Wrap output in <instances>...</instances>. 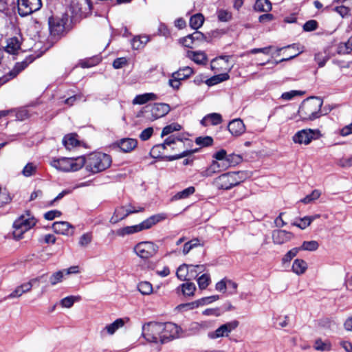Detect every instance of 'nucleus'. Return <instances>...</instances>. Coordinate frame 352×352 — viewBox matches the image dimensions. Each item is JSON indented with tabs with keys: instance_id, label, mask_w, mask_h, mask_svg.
<instances>
[{
	"instance_id": "62",
	"label": "nucleus",
	"mask_w": 352,
	"mask_h": 352,
	"mask_svg": "<svg viewBox=\"0 0 352 352\" xmlns=\"http://www.w3.org/2000/svg\"><path fill=\"white\" fill-rule=\"evenodd\" d=\"M10 201V197L6 189H1L0 187V207L8 204Z\"/></svg>"
},
{
	"instance_id": "44",
	"label": "nucleus",
	"mask_w": 352,
	"mask_h": 352,
	"mask_svg": "<svg viewBox=\"0 0 352 352\" xmlns=\"http://www.w3.org/2000/svg\"><path fill=\"white\" fill-rule=\"evenodd\" d=\"M337 52L338 54H349L352 52V37L346 42L340 43L338 46Z\"/></svg>"
},
{
	"instance_id": "20",
	"label": "nucleus",
	"mask_w": 352,
	"mask_h": 352,
	"mask_svg": "<svg viewBox=\"0 0 352 352\" xmlns=\"http://www.w3.org/2000/svg\"><path fill=\"white\" fill-rule=\"evenodd\" d=\"M50 34L54 36L63 35L72 28V23H48Z\"/></svg>"
},
{
	"instance_id": "53",
	"label": "nucleus",
	"mask_w": 352,
	"mask_h": 352,
	"mask_svg": "<svg viewBox=\"0 0 352 352\" xmlns=\"http://www.w3.org/2000/svg\"><path fill=\"white\" fill-rule=\"evenodd\" d=\"M298 248H294L289 250L282 258L283 264L289 263L299 252Z\"/></svg>"
},
{
	"instance_id": "15",
	"label": "nucleus",
	"mask_w": 352,
	"mask_h": 352,
	"mask_svg": "<svg viewBox=\"0 0 352 352\" xmlns=\"http://www.w3.org/2000/svg\"><path fill=\"white\" fill-rule=\"evenodd\" d=\"M294 238L292 232L285 230H274L272 232V239L275 245H283L289 242Z\"/></svg>"
},
{
	"instance_id": "14",
	"label": "nucleus",
	"mask_w": 352,
	"mask_h": 352,
	"mask_svg": "<svg viewBox=\"0 0 352 352\" xmlns=\"http://www.w3.org/2000/svg\"><path fill=\"white\" fill-rule=\"evenodd\" d=\"M170 107L166 103H155L146 111V118L152 120L166 116L170 111Z\"/></svg>"
},
{
	"instance_id": "11",
	"label": "nucleus",
	"mask_w": 352,
	"mask_h": 352,
	"mask_svg": "<svg viewBox=\"0 0 352 352\" xmlns=\"http://www.w3.org/2000/svg\"><path fill=\"white\" fill-rule=\"evenodd\" d=\"M18 12L22 16H28L37 10L42 6L41 0H17Z\"/></svg>"
},
{
	"instance_id": "36",
	"label": "nucleus",
	"mask_w": 352,
	"mask_h": 352,
	"mask_svg": "<svg viewBox=\"0 0 352 352\" xmlns=\"http://www.w3.org/2000/svg\"><path fill=\"white\" fill-rule=\"evenodd\" d=\"M319 248V243L317 241H305L302 243L301 245L298 247L300 251H316Z\"/></svg>"
},
{
	"instance_id": "47",
	"label": "nucleus",
	"mask_w": 352,
	"mask_h": 352,
	"mask_svg": "<svg viewBox=\"0 0 352 352\" xmlns=\"http://www.w3.org/2000/svg\"><path fill=\"white\" fill-rule=\"evenodd\" d=\"M138 289L143 295H150L153 291L152 285L148 281L140 282L138 285Z\"/></svg>"
},
{
	"instance_id": "13",
	"label": "nucleus",
	"mask_w": 352,
	"mask_h": 352,
	"mask_svg": "<svg viewBox=\"0 0 352 352\" xmlns=\"http://www.w3.org/2000/svg\"><path fill=\"white\" fill-rule=\"evenodd\" d=\"M162 344L179 337L181 328L173 322L161 323Z\"/></svg>"
},
{
	"instance_id": "23",
	"label": "nucleus",
	"mask_w": 352,
	"mask_h": 352,
	"mask_svg": "<svg viewBox=\"0 0 352 352\" xmlns=\"http://www.w3.org/2000/svg\"><path fill=\"white\" fill-rule=\"evenodd\" d=\"M320 214L305 216L302 218L296 219L292 222V226H296L301 230L306 229L316 219L320 218Z\"/></svg>"
},
{
	"instance_id": "25",
	"label": "nucleus",
	"mask_w": 352,
	"mask_h": 352,
	"mask_svg": "<svg viewBox=\"0 0 352 352\" xmlns=\"http://www.w3.org/2000/svg\"><path fill=\"white\" fill-rule=\"evenodd\" d=\"M21 48V41L19 37L14 36L7 40V44L5 47L6 52L11 54H16Z\"/></svg>"
},
{
	"instance_id": "42",
	"label": "nucleus",
	"mask_w": 352,
	"mask_h": 352,
	"mask_svg": "<svg viewBox=\"0 0 352 352\" xmlns=\"http://www.w3.org/2000/svg\"><path fill=\"white\" fill-rule=\"evenodd\" d=\"M195 192V188L193 186H189L184 190L177 192L173 197L174 200H179L186 199Z\"/></svg>"
},
{
	"instance_id": "6",
	"label": "nucleus",
	"mask_w": 352,
	"mask_h": 352,
	"mask_svg": "<svg viewBox=\"0 0 352 352\" xmlns=\"http://www.w3.org/2000/svg\"><path fill=\"white\" fill-rule=\"evenodd\" d=\"M161 329V322H149L142 326V335L148 342L162 344Z\"/></svg>"
},
{
	"instance_id": "63",
	"label": "nucleus",
	"mask_w": 352,
	"mask_h": 352,
	"mask_svg": "<svg viewBox=\"0 0 352 352\" xmlns=\"http://www.w3.org/2000/svg\"><path fill=\"white\" fill-rule=\"evenodd\" d=\"M218 173L212 164H210L206 169L200 172V175L204 177H212L214 174Z\"/></svg>"
},
{
	"instance_id": "45",
	"label": "nucleus",
	"mask_w": 352,
	"mask_h": 352,
	"mask_svg": "<svg viewBox=\"0 0 352 352\" xmlns=\"http://www.w3.org/2000/svg\"><path fill=\"white\" fill-rule=\"evenodd\" d=\"M229 78V75L227 73H222L219 75L214 76L206 80V84L208 86H212L219 82L225 81Z\"/></svg>"
},
{
	"instance_id": "61",
	"label": "nucleus",
	"mask_w": 352,
	"mask_h": 352,
	"mask_svg": "<svg viewBox=\"0 0 352 352\" xmlns=\"http://www.w3.org/2000/svg\"><path fill=\"white\" fill-rule=\"evenodd\" d=\"M213 140L212 138L209 136H206L204 138L199 137L197 138L195 140V142L198 145H201L203 146H208L212 144Z\"/></svg>"
},
{
	"instance_id": "56",
	"label": "nucleus",
	"mask_w": 352,
	"mask_h": 352,
	"mask_svg": "<svg viewBox=\"0 0 352 352\" xmlns=\"http://www.w3.org/2000/svg\"><path fill=\"white\" fill-rule=\"evenodd\" d=\"M64 276V272L63 270H59L58 272H54L50 277V282L52 285H55L58 283H60L63 280Z\"/></svg>"
},
{
	"instance_id": "33",
	"label": "nucleus",
	"mask_w": 352,
	"mask_h": 352,
	"mask_svg": "<svg viewBox=\"0 0 352 352\" xmlns=\"http://www.w3.org/2000/svg\"><path fill=\"white\" fill-rule=\"evenodd\" d=\"M149 41V37L146 35H138L131 41V46L133 50H140L144 47L146 44Z\"/></svg>"
},
{
	"instance_id": "1",
	"label": "nucleus",
	"mask_w": 352,
	"mask_h": 352,
	"mask_svg": "<svg viewBox=\"0 0 352 352\" xmlns=\"http://www.w3.org/2000/svg\"><path fill=\"white\" fill-rule=\"evenodd\" d=\"M112 160L110 155L100 152L89 154L85 158V165L87 171L95 174L108 168Z\"/></svg>"
},
{
	"instance_id": "17",
	"label": "nucleus",
	"mask_w": 352,
	"mask_h": 352,
	"mask_svg": "<svg viewBox=\"0 0 352 352\" xmlns=\"http://www.w3.org/2000/svg\"><path fill=\"white\" fill-rule=\"evenodd\" d=\"M52 229L56 233L65 236H72L74 232V227L67 221L54 222Z\"/></svg>"
},
{
	"instance_id": "39",
	"label": "nucleus",
	"mask_w": 352,
	"mask_h": 352,
	"mask_svg": "<svg viewBox=\"0 0 352 352\" xmlns=\"http://www.w3.org/2000/svg\"><path fill=\"white\" fill-rule=\"evenodd\" d=\"M314 59L318 66L322 67L324 66L327 61L329 59V52L326 50L319 52L315 54Z\"/></svg>"
},
{
	"instance_id": "46",
	"label": "nucleus",
	"mask_w": 352,
	"mask_h": 352,
	"mask_svg": "<svg viewBox=\"0 0 352 352\" xmlns=\"http://www.w3.org/2000/svg\"><path fill=\"white\" fill-rule=\"evenodd\" d=\"M182 292L184 296H192L196 290V286L193 283L186 282L181 285Z\"/></svg>"
},
{
	"instance_id": "37",
	"label": "nucleus",
	"mask_w": 352,
	"mask_h": 352,
	"mask_svg": "<svg viewBox=\"0 0 352 352\" xmlns=\"http://www.w3.org/2000/svg\"><path fill=\"white\" fill-rule=\"evenodd\" d=\"M193 74V69L190 67H184L173 74V76L179 79H186Z\"/></svg>"
},
{
	"instance_id": "26",
	"label": "nucleus",
	"mask_w": 352,
	"mask_h": 352,
	"mask_svg": "<svg viewBox=\"0 0 352 352\" xmlns=\"http://www.w3.org/2000/svg\"><path fill=\"white\" fill-rule=\"evenodd\" d=\"M186 56L198 65H204L207 62V56L202 51H187Z\"/></svg>"
},
{
	"instance_id": "24",
	"label": "nucleus",
	"mask_w": 352,
	"mask_h": 352,
	"mask_svg": "<svg viewBox=\"0 0 352 352\" xmlns=\"http://www.w3.org/2000/svg\"><path fill=\"white\" fill-rule=\"evenodd\" d=\"M42 53H39L37 54L35 57H30L25 60L24 61H22L21 63H17L13 69L10 71L8 74L10 76V78H13L15 76L18 75L19 72H21L22 70H23L30 63H32L35 58L41 56Z\"/></svg>"
},
{
	"instance_id": "64",
	"label": "nucleus",
	"mask_w": 352,
	"mask_h": 352,
	"mask_svg": "<svg viewBox=\"0 0 352 352\" xmlns=\"http://www.w3.org/2000/svg\"><path fill=\"white\" fill-rule=\"evenodd\" d=\"M128 63L127 59L125 57L117 58L113 63V67L115 69H120L126 66Z\"/></svg>"
},
{
	"instance_id": "29",
	"label": "nucleus",
	"mask_w": 352,
	"mask_h": 352,
	"mask_svg": "<svg viewBox=\"0 0 352 352\" xmlns=\"http://www.w3.org/2000/svg\"><path fill=\"white\" fill-rule=\"evenodd\" d=\"M130 212L131 211L127 212L126 207L124 206H120L116 208L113 216L110 219V223L112 224L118 223L119 221L126 218L128 215H129Z\"/></svg>"
},
{
	"instance_id": "28",
	"label": "nucleus",
	"mask_w": 352,
	"mask_h": 352,
	"mask_svg": "<svg viewBox=\"0 0 352 352\" xmlns=\"http://www.w3.org/2000/svg\"><path fill=\"white\" fill-rule=\"evenodd\" d=\"M137 145V140L133 138H123L118 142V146L125 153L131 152Z\"/></svg>"
},
{
	"instance_id": "2",
	"label": "nucleus",
	"mask_w": 352,
	"mask_h": 352,
	"mask_svg": "<svg viewBox=\"0 0 352 352\" xmlns=\"http://www.w3.org/2000/svg\"><path fill=\"white\" fill-rule=\"evenodd\" d=\"M85 163V157H54L50 160V164L60 172H75L80 170Z\"/></svg>"
},
{
	"instance_id": "8",
	"label": "nucleus",
	"mask_w": 352,
	"mask_h": 352,
	"mask_svg": "<svg viewBox=\"0 0 352 352\" xmlns=\"http://www.w3.org/2000/svg\"><path fill=\"white\" fill-rule=\"evenodd\" d=\"M184 140H188L182 135H170L166 138L162 144L155 145L150 151V155L153 158L160 157L163 153L166 146H170L176 144L177 142L182 143Z\"/></svg>"
},
{
	"instance_id": "16",
	"label": "nucleus",
	"mask_w": 352,
	"mask_h": 352,
	"mask_svg": "<svg viewBox=\"0 0 352 352\" xmlns=\"http://www.w3.org/2000/svg\"><path fill=\"white\" fill-rule=\"evenodd\" d=\"M38 278H34L31 280L24 283L19 286H17L12 292H11L6 298L12 299V298H18L21 297L23 294H25L30 292L33 286V283L37 281Z\"/></svg>"
},
{
	"instance_id": "38",
	"label": "nucleus",
	"mask_w": 352,
	"mask_h": 352,
	"mask_svg": "<svg viewBox=\"0 0 352 352\" xmlns=\"http://www.w3.org/2000/svg\"><path fill=\"white\" fill-rule=\"evenodd\" d=\"M254 9L259 12H269L272 9V3L269 0H256Z\"/></svg>"
},
{
	"instance_id": "30",
	"label": "nucleus",
	"mask_w": 352,
	"mask_h": 352,
	"mask_svg": "<svg viewBox=\"0 0 352 352\" xmlns=\"http://www.w3.org/2000/svg\"><path fill=\"white\" fill-rule=\"evenodd\" d=\"M308 265L305 261L301 258H296L294 261L292 266V271L296 275L300 276L305 273Z\"/></svg>"
},
{
	"instance_id": "51",
	"label": "nucleus",
	"mask_w": 352,
	"mask_h": 352,
	"mask_svg": "<svg viewBox=\"0 0 352 352\" xmlns=\"http://www.w3.org/2000/svg\"><path fill=\"white\" fill-rule=\"evenodd\" d=\"M37 169V166L34 163L30 162L28 163L23 168L22 170V174L25 177H30L36 173Z\"/></svg>"
},
{
	"instance_id": "60",
	"label": "nucleus",
	"mask_w": 352,
	"mask_h": 352,
	"mask_svg": "<svg viewBox=\"0 0 352 352\" xmlns=\"http://www.w3.org/2000/svg\"><path fill=\"white\" fill-rule=\"evenodd\" d=\"M100 61L98 58H89L80 60L79 65L82 68H88L96 65Z\"/></svg>"
},
{
	"instance_id": "12",
	"label": "nucleus",
	"mask_w": 352,
	"mask_h": 352,
	"mask_svg": "<svg viewBox=\"0 0 352 352\" xmlns=\"http://www.w3.org/2000/svg\"><path fill=\"white\" fill-rule=\"evenodd\" d=\"M230 56H220L214 58L210 63L211 69L215 72L227 73L234 67V63L230 61Z\"/></svg>"
},
{
	"instance_id": "34",
	"label": "nucleus",
	"mask_w": 352,
	"mask_h": 352,
	"mask_svg": "<svg viewBox=\"0 0 352 352\" xmlns=\"http://www.w3.org/2000/svg\"><path fill=\"white\" fill-rule=\"evenodd\" d=\"M190 280L196 278L199 274L206 271L204 265H188Z\"/></svg>"
},
{
	"instance_id": "9",
	"label": "nucleus",
	"mask_w": 352,
	"mask_h": 352,
	"mask_svg": "<svg viewBox=\"0 0 352 352\" xmlns=\"http://www.w3.org/2000/svg\"><path fill=\"white\" fill-rule=\"evenodd\" d=\"M320 136L321 133L318 129H302L293 136V141L296 144L307 145L312 140H317Z\"/></svg>"
},
{
	"instance_id": "10",
	"label": "nucleus",
	"mask_w": 352,
	"mask_h": 352,
	"mask_svg": "<svg viewBox=\"0 0 352 352\" xmlns=\"http://www.w3.org/2000/svg\"><path fill=\"white\" fill-rule=\"evenodd\" d=\"M239 325V322L236 320L228 322L221 324L215 331L208 332V337L212 340L228 337L230 333L235 330Z\"/></svg>"
},
{
	"instance_id": "4",
	"label": "nucleus",
	"mask_w": 352,
	"mask_h": 352,
	"mask_svg": "<svg viewBox=\"0 0 352 352\" xmlns=\"http://www.w3.org/2000/svg\"><path fill=\"white\" fill-rule=\"evenodd\" d=\"M244 179L243 172H228L215 177L211 184L217 190H228L239 185Z\"/></svg>"
},
{
	"instance_id": "55",
	"label": "nucleus",
	"mask_w": 352,
	"mask_h": 352,
	"mask_svg": "<svg viewBox=\"0 0 352 352\" xmlns=\"http://www.w3.org/2000/svg\"><path fill=\"white\" fill-rule=\"evenodd\" d=\"M274 324L279 327H286L289 321V318L287 316H277L274 317Z\"/></svg>"
},
{
	"instance_id": "31",
	"label": "nucleus",
	"mask_w": 352,
	"mask_h": 352,
	"mask_svg": "<svg viewBox=\"0 0 352 352\" xmlns=\"http://www.w3.org/2000/svg\"><path fill=\"white\" fill-rule=\"evenodd\" d=\"M222 122V117L219 113H212L206 115L201 120V124L203 126H207L209 124L217 125Z\"/></svg>"
},
{
	"instance_id": "18",
	"label": "nucleus",
	"mask_w": 352,
	"mask_h": 352,
	"mask_svg": "<svg viewBox=\"0 0 352 352\" xmlns=\"http://www.w3.org/2000/svg\"><path fill=\"white\" fill-rule=\"evenodd\" d=\"M124 325V321L122 318L116 319L113 322L107 324L100 331V335L102 338H105L107 336L113 335L116 331L122 328Z\"/></svg>"
},
{
	"instance_id": "3",
	"label": "nucleus",
	"mask_w": 352,
	"mask_h": 352,
	"mask_svg": "<svg viewBox=\"0 0 352 352\" xmlns=\"http://www.w3.org/2000/svg\"><path fill=\"white\" fill-rule=\"evenodd\" d=\"M322 100L319 98H310L304 100L298 109V115L303 120H314L320 117Z\"/></svg>"
},
{
	"instance_id": "5",
	"label": "nucleus",
	"mask_w": 352,
	"mask_h": 352,
	"mask_svg": "<svg viewBox=\"0 0 352 352\" xmlns=\"http://www.w3.org/2000/svg\"><path fill=\"white\" fill-rule=\"evenodd\" d=\"M36 223V220L29 212L19 216L13 223V236L16 240L23 237V234L32 228Z\"/></svg>"
},
{
	"instance_id": "22",
	"label": "nucleus",
	"mask_w": 352,
	"mask_h": 352,
	"mask_svg": "<svg viewBox=\"0 0 352 352\" xmlns=\"http://www.w3.org/2000/svg\"><path fill=\"white\" fill-rule=\"evenodd\" d=\"M144 230V228L142 226V223L141 222L137 225L125 226L119 228L116 231V234L120 237H124L126 235L133 234Z\"/></svg>"
},
{
	"instance_id": "7",
	"label": "nucleus",
	"mask_w": 352,
	"mask_h": 352,
	"mask_svg": "<svg viewBox=\"0 0 352 352\" xmlns=\"http://www.w3.org/2000/svg\"><path fill=\"white\" fill-rule=\"evenodd\" d=\"M159 247L152 241H142L134 246L135 254L142 259L153 257L158 252Z\"/></svg>"
},
{
	"instance_id": "50",
	"label": "nucleus",
	"mask_w": 352,
	"mask_h": 352,
	"mask_svg": "<svg viewBox=\"0 0 352 352\" xmlns=\"http://www.w3.org/2000/svg\"><path fill=\"white\" fill-rule=\"evenodd\" d=\"M182 129V126L180 124L177 123H172L169 125L166 126L163 128L161 135L165 136L168 135V134L174 132L179 131Z\"/></svg>"
},
{
	"instance_id": "35",
	"label": "nucleus",
	"mask_w": 352,
	"mask_h": 352,
	"mask_svg": "<svg viewBox=\"0 0 352 352\" xmlns=\"http://www.w3.org/2000/svg\"><path fill=\"white\" fill-rule=\"evenodd\" d=\"M63 144L67 150H72L78 145L79 142L76 139V135L69 134L64 137Z\"/></svg>"
},
{
	"instance_id": "40",
	"label": "nucleus",
	"mask_w": 352,
	"mask_h": 352,
	"mask_svg": "<svg viewBox=\"0 0 352 352\" xmlns=\"http://www.w3.org/2000/svg\"><path fill=\"white\" fill-rule=\"evenodd\" d=\"M188 265L183 264L180 265L176 272L177 278L180 280H190L189 272H188Z\"/></svg>"
},
{
	"instance_id": "58",
	"label": "nucleus",
	"mask_w": 352,
	"mask_h": 352,
	"mask_svg": "<svg viewBox=\"0 0 352 352\" xmlns=\"http://www.w3.org/2000/svg\"><path fill=\"white\" fill-rule=\"evenodd\" d=\"M272 48H273V46H272V45L265 47H261V48H254V49H252V50L246 52L245 53V54L249 55L250 54H258V53H263L264 54L269 55V54H270V52Z\"/></svg>"
},
{
	"instance_id": "49",
	"label": "nucleus",
	"mask_w": 352,
	"mask_h": 352,
	"mask_svg": "<svg viewBox=\"0 0 352 352\" xmlns=\"http://www.w3.org/2000/svg\"><path fill=\"white\" fill-rule=\"evenodd\" d=\"M210 282L211 280L210 274L207 273H203V274L197 278L199 288L201 290L205 289L209 285Z\"/></svg>"
},
{
	"instance_id": "48",
	"label": "nucleus",
	"mask_w": 352,
	"mask_h": 352,
	"mask_svg": "<svg viewBox=\"0 0 352 352\" xmlns=\"http://www.w3.org/2000/svg\"><path fill=\"white\" fill-rule=\"evenodd\" d=\"M241 161L242 157L239 155L232 153L227 155L226 162L225 163L227 168H228L239 164Z\"/></svg>"
},
{
	"instance_id": "21",
	"label": "nucleus",
	"mask_w": 352,
	"mask_h": 352,
	"mask_svg": "<svg viewBox=\"0 0 352 352\" xmlns=\"http://www.w3.org/2000/svg\"><path fill=\"white\" fill-rule=\"evenodd\" d=\"M229 131L234 136H239L245 131L242 120L237 118L230 122L228 126Z\"/></svg>"
},
{
	"instance_id": "32",
	"label": "nucleus",
	"mask_w": 352,
	"mask_h": 352,
	"mask_svg": "<svg viewBox=\"0 0 352 352\" xmlns=\"http://www.w3.org/2000/svg\"><path fill=\"white\" fill-rule=\"evenodd\" d=\"M157 96L153 93H145L136 96L133 100V104H144L148 101L155 100Z\"/></svg>"
},
{
	"instance_id": "27",
	"label": "nucleus",
	"mask_w": 352,
	"mask_h": 352,
	"mask_svg": "<svg viewBox=\"0 0 352 352\" xmlns=\"http://www.w3.org/2000/svg\"><path fill=\"white\" fill-rule=\"evenodd\" d=\"M167 218V215L165 213H159L154 215L151 216L146 220L143 221L142 226L144 230H147L151 228L152 226L155 225L156 223L166 219Z\"/></svg>"
},
{
	"instance_id": "43",
	"label": "nucleus",
	"mask_w": 352,
	"mask_h": 352,
	"mask_svg": "<svg viewBox=\"0 0 352 352\" xmlns=\"http://www.w3.org/2000/svg\"><path fill=\"white\" fill-rule=\"evenodd\" d=\"M80 300V296H69L63 298L60 303L64 308H71L75 302H78Z\"/></svg>"
},
{
	"instance_id": "19",
	"label": "nucleus",
	"mask_w": 352,
	"mask_h": 352,
	"mask_svg": "<svg viewBox=\"0 0 352 352\" xmlns=\"http://www.w3.org/2000/svg\"><path fill=\"white\" fill-rule=\"evenodd\" d=\"M285 49L294 50L296 51V53L292 54V55H289V56L287 57V58H282L280 60H276L274 62L275 65H278L280 63H282L283 61H287V60H291V59L296 57L297 56H298L300 54H301L304 51V47L303 46H301L299 44L294 43L292 45H289L285 46V47H278L276 49L277 56H279L280 55V52L282 50H285Z\"/></svg>"
},
{
	"instance_id": "59",
	"label": "nucleus",
	"mask_w": 352,
	"mask_h": 352,
	"mask_svg": "<svg viewBox=\"0 0 352 352\" xmlns=\"http://www.w3.org/2000/svg\"><path fill=\"white\" fill-rule=\"evenodd\" d=\"M199 32H195L192 34H188L180 39V43L186 47H192L194 43V34H199Z\"/></svg>"
},
{
	"instance_id": "41",
	"label": "nucleus",
	"mask_w": 352,
	"mask_h": 352,
	"mask_svg": "<svg viewBox=\"0 0 352 352\" xmlns=\"http://www.w3.org/2000/svg\"><path fill=\"white\" fill-rule=\"evenodd\" d=\"M93 240V234L88 232L82 234L78 239V245L82 248H87Z\"/></svg>"
},
{
	"instance_id": "57",
	"label": "nucleus",
	"mask_w": 352,
	"mask_h": 352,
	"mask_svg": "<svg viewBox=\"0 0 352 352\" xmlns=\"http://www.w3.org/2000/svg\"><path fill=\"white\" fill-rule=\"evenodd\" d=\"M321 195V192L318 190H314L311 192V194L307 195L305 197H304L301 201L304 204H309L311 201L318 199Z\"/></svg>"
},
{
	"instance_id": "54",
	"label": "nucleus",
	"mask_w": 352,
	"mask_h": 352,
	"mask_svg": "<svg viewBox=\"0 0 352 352\" xmlns=\"http://www.w3.org/2000/svg\"><path fill=\"white\" fill-rule=\"evenodd\" d=\"M201 245L198 239H194L190 241L186 242L183 248L182 252L184 255L187 254L192 249Z\"/></svg>"
},
{
	"instance_id": "52",
	"label": "nucleus",
	"mask_w": 352,
	"mask_h": 352,
	"mask_svg": "<svg viewBox=\"0 0 352 352\" xmlns=\"http://www.w3.org/2000/svg\"><path fill=\"white\" fill-rule=\"evenodd\" d=\"M201 306L199 299L191 302L181 304L177 306V309L180 311L192 310Z\"/></svg>"
}]
</instances>
